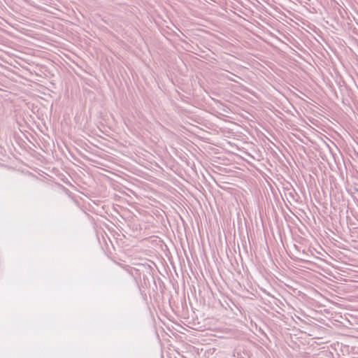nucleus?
Here are the masks:
<instances>
[{"instance_id": "nucleus-1", "label": "nucleus", "mask_w": 358, "mask_h": 358, "mask_svg": "<svg viewBox=\"0 0 358 358\" xmlns=\"http://www.w3.org/2000/svg\"><path fill=\"white\" fill-rule=\"evenodd\" d=\"M149 265L148 264H141L139 265L137 268L131 267L127 269V272L129 274L134 278L135 281L137 282L138 280L141 281V275L143 274L142 271H145L147 268H148Z\"/></svg>"}, {"instance_id": "nucleus-2", "label": "nucleus", "mask_w": 358, "mask_h": 358, "mask_svg": "<svg viewBox=\"0 0 358 358\" xmlns=\"http://www.w3.org/2000/svg\"><path fill=\"white\" fill-rule=\"evenodd\" d=\"M141 280L145 285L150 283L149 278L152 275V268L150 266L145 271H142ZM142 282V281H141Z\"/></svg>"}]
</instances>
